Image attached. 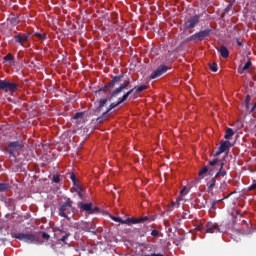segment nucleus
Instances as JSON below:
<instances>
[{"instance_id":"obj_26","label":"nucleus","mask_w":256,"mask_h":256,"mask_svg":"<svg viewBox=\"0 0 256 256\" xmlns=\"http://www.w3.org/2000/svg\"><path fill=\"white\" fill-rule=\"evenodd\" d=\"M235 135V131H233L232 128H227L225 131L224 139H229L230 137H233Z\"/></svg>"},{"instance_id":"obj_34","label":"nucleus","mask_w":256,"mask_h":256,"mask_svg":"<svg viewBox=\"0 0 256 256\" xmlns=\"http://www.w3.org/2000/svg\"><path fill=\"white\" fill-rule=\"evenodd\" d=\"M209 67L213 73H217V63L216 62L209 64Z\"/></svg>"},{"instance_id":"obj_6","label":"nucleus","mask_w":256,"mask_h":256,"mask_svg":"<svg viewBox=\"0 0 256 256\" xmlns=\"http://www.w3.org/2000/svg\"><path fill=\"white\" fill-rule=\"evenodd\" d=\"M0 91L17 93L19 91V84L8 79L0 80Z\"/></svg>"},{"instance_id":"obj_48","label":"nucleus","mask_w":256,"mask_h":256,"mask_svg":"<svg viewBox=\"0 0 256 256\" xmlns=\"http://www.w3.org/2000/svg\"><path fill=\"white\" fill-rule=\"evenodd\" d=\"M89 253L93 254V250H88Z\"/></svg>"},{"instance_id":"obj_16","label":"nucleus","mask_w":256,"mask_h":256,"mask_svg":"<svg viewBox=\"0 0 256 256\" xmlns=\"http://www.w3.org/2000/svg\"><path fill=\"white\" fill-rule=\"evenodd\" d=\"M77 205L81 211H85L88 215H93V211L91 210L93 203L78 202Z\"/></svg>"},{"instance_id":"obj_22","label":"nucleus","mask_w":256,"mask_h":256,"mask_svg":"<svg viewBox=\"0 0 256 256\" xmlns=\"http://www.w3.org/2000/svg\"><path fill=\"white\" fill-rule=\"evenodd\" d=\"M75 191H76L78 197H80V199H85V193H83V188H81L80 185L75 186Z\"/></svg>"},{"instance_id":"obj_37","label":"nucleus","mask_w":256,"mask_h":256,"mask_svg":"<svg viewBox=\"0 0 256 256\" xmlns=\"http://www.w3.org/2000/svg\"><path fill=\"white\" fill-rule=\"evenodd\" d=\"M69 235H71V234L66 233L64 236H62V238H60V241L62 243H65V241H67V239H69Z\"/></svg>"},{"instance_id":"obj_30","label":"nucleus","mask_w":256,"mask_h":256,"mask_svg":"<svg viewBox=\"0 0 256 256\" xmlns=\"http://www.w3.org/2000/svg\"><path fill=\"white\" fill-rule=\"evenodd\" d=\"M4 61H11L13 64L15 63V57H13V54L8 53L5 57H4Z\"/></svg>"},{"instance_id":"obj_17","label":"nucleus","mask_w":256,"mask_h":256,"mask_svg":"<svg viewBox=\"0 0 256 256\" xmlns=\"http://www.w3.org/2000/svg\"><path fill=\"white\" fill-rule=\"evenodd\" d=\"M82 231H86L87 233H93L94 235H97V231L95 230V224H93V222L86 223L84 226H82Z\"/></svg>"},{"instance_id":"obj_40","label":"nucleus","mask_w":256,"mask_h":256,"mask_svg":"<svg viewBox=\"0 0 256 256\" xmlns=\"http://www.w3.org/2000/svg\"><path fill=\"white\" fill-rule=\"evenodd\" d=\"M187 191V187L184 186V188L180 191V195L183 197L184 195H187L188 192H185Z\"/></svg>"},{"instance_id":"obj_23","label":"nucleus","mask_w":256,"mask_h":256,"mask_svg":"<svg viewBox=\"0 0 256 256\" xmlns=\"http://www.w3.org/2000/svg\"><path fill=\"white\" fill-rule=\"evenodd\" d=\"M9 23L10 25H13V27H17V25H19V17L13 15L12 17L9 18Z\"/></svg>"},{"instance_id":"obj_15","label":"nucleus","mask_w":256,"mask_h":256,"mask_svg":"<svg viewBox=\"0 0 256 256\" xmlns=\"http://www.w3.org/2000/svg\"><path fill=\"white\" fill-rule=\"evenodd\" d=\"M145 221H149L148 216H144L141 218H127L124 220V225H137V223H145Z\"/></svg>"},{"instance_id":"obj_27","label":"nucleus","mask_w":256,"mask_h":256,"mask_svg":"<svg viewBox=\"0 0 256 256\" xmlns=\"http://www.w3.org/2000/svg\"><path fill=\"white\" fill-rule=\"evenodd\" d=\"M8 189H11V185L8 183H0V193H5Z\"/></svg>"},{"instance_id":"obj_8","label":"nucleus","mask_w":256,"mask_h":256,"mask_svg":"<svg viewBox=\"0 0 256 256\" xmlns=\"http://www.w3.org/2000/svg\"><path fill=\"white\" fill-rule=\"evenodd\" d=\"M198 231H202V233H221V228L215 222H207L205 226H198Z\"/></svg>"},{"instance_id":"obj_24","label":"nucleus","mask_w":256,"mask_h":256,"mask_svg":"<svg viewBox=\"0 0 256 256\" xmlns=\"http://www.w3.org/2000/svg\"><path fill=\"white\" fill-rule=\"evenodd\" d=\"M107 101V98L100 99L98 101V107L96 108V111L100 112L103 109L104 105H107Z\"/></svg>"},{"instance_id":"obj_45","label":"nucleus","mask_w":256,"mask_h":256,"mask_svg":"<svg viewBox=\"0 0 256 256\" xmlns=\"http://www.w3.org/2000/svg\"><path fill=\"white\" fill-rule=\"evenodd\" d=\"M236 43L239 47H243V42H241L239 39L236 40Z\"/></svg>"},{"instance_id":"obj_5","label":"nucleus","mask_w":256,"mask_h":256,"mask_svg":"<svg viewBox=\"0 0 256 256\" xmlns=\"http://www.w3.org/2000/svg\"><path fill=\"white\" fill-rule=\"evenodd\" d=\"M24 143L22 140H16L13 142L7 143L6 153H9L10 157H14V159H17V156L15 153H19V151H23Z\"/></svg>"},{"instance_id":"obj_41","label":"nucleus","mask_w":256,"mask_h":256,"mask_svg":"<svg viewBox=\"0 0 256 256\" xmlns=\"http://www.w3.org/2000/svg\"><path fill=\"white\" fill-rule=\"evenodd\" d=\"M249 101H251V96L247 95L245 98L246 107H249Z\"/></svg>"},{"instance_id":"obj_9","label":"nucleus","mask_w":256,"mask_h":256,"mask_svg":"<svg viewBox=\"0 0 256 256\" xmlns=\"http://www.w3.org/2000/svg\"><path fill=\"white\" fill-rule=\"evenodd\" d=\"M129 85H131V79L127 78L124 83L120 84L118 88L114 89L111 93H110V98L109 101H111V99L117 97L118 95H120V93H123V91H125V89H129Z\"/></svg>"},{"instance_id":"obj_47","label":"nucleus","mask_w":256,"mask_h":256,"mask_svg":"<svg viewBox=\"0 0 256 256\" xmlns=\"http://www.w3.org/2000/svg\"><path fill=\"white\" fill-rule=\"evenodd\" d=\"M82 251H87V249L85 247H82Z\"/></svg>"},{"instance_id":"obj_25","label":"nucleus","mask_w":256,"mask_h":256,"mask_svg":"<svg viewBox=\"0 0 256 256\" xmlns=\"http://www.w3.org/2000/svg\"><path fill=\"white\" fill-rule=\"evenodd\" d=\"M134 89L136 95H139V93H143V91H145L147 89V85H142V86H135Z\"/></svg>"},{"instance_id":"obj_14","label":"nucleus","mask_w":256,"mask_h":256,"mask_svg":"<svg viewBox=\"0 0 256 256\" xmlns=\"http://www.w3.org/2000/svg\"><path fill=\"white\" fill-rule=\"evenodd\" d=\"M169 68L165 65H160L150 76V79H157L161 77V75H164V73H167Z\"/></svg>"},{"instance_id":"obj_49","label":"nucleus","mask_w":256,"mask_h":256,"mask_svg":"<svg viewBox=\"0 0 256 256\" xmlns=\"http://www.w3.org/2000/svg\"><path fill=\"white\" fill-rule=\"evenodd\" d=\"M17 33H19V32H17V31H14V35H17Z\"/></svg>"},{"instance_id":"obj_36","label":"nucleus","mask_w":256,"mask_h":256,"mask_svg":"<svg viewBox=\"0 0 256 256\" xmlns=\"http://www.w3.org/2000/svg\"><path fill=\"white\" fill-rule=\"evenodd\" d=\"M220 201H223V199H218L216 201H213L211 204V209H216L217 203H220Z\"/></svg>"},{"instance_id":"obj_32","label":"nucleus","mask_w":256,"mask_h":256,"mask_svg":"<svg viewBox=\"0 0 256 256\" xmlns=\"http://www.w3.org/2000/svg\"><path fill=\"white\" fill-rule=\"evenodd\" d=\"M70 179L75 187H77V177L75 176V173L70 174Z\"/></svg>"},{"instance_id":"obj_2","label":"nucleus","mask_w":256,"mask_h":256,"mask_svg":"<svg viewBox=\"0 0 256 256\" xmlns=\"http://www.w3.org/2000/svg\"><path fill=\"white\" fill-rule=\"evenodd\" d=\"M75 212V207H73V200L67 198L66 201L58 208V215L64 217V219H71L69 215Z\"/></svg>"},{"instance_id":"obj_28","label":"nucleus","mask_w":256,"mask_h":256,"mask_svg":"<svg viewBox=\"0 0 256 256\" xmlns=\"http://www.w3.org/2000/svg\"><path fill=\"white\" fill-rule=\"evenodd\" d=\"M231 9H233V3H230L227 5V7L224 9V12L222 13L221 17H225V15H227V13H229V11H231Z\"/></svg>"},{"instance_id":"obj_38","label":"nucleus","mask_w":256,"mask_h":256,"mask_svg":"<svg viewBox=\"0 0 256 256\" xmlns=\"http://www.w3.org/2000/svg\"><path fill=\"white\" fill-rule=\"evenodd\" d=\"M256 189V180H254V183L248 187V191H255Z\"/></svg>"},{"instance_id":"obj_11","label":"nucleus","mask_w":256,"mask_h":256,"mask_svg":"<svg viewBox=\"0 0 256 256\" xmlns=\"http://www.w3.org/2000/svg\"><path fill=\"white\" fill-rule=\"evenodd\" d=\"M29 37H31V34L29 33H25V34L16 33L13 39L15 43H18V45H21V47H25V41H28Z\"/></svg>"},{"instance_id":"obj_43","label":"nucleus","mask_w":256,"mask_h":256,"mask_svg":"<svg viewBox=\"0 0 256 256\" xmlns=\"http://www.w3.org/2000/svg\"><path fill=\"white\" fill-rule=\"evenodd\" d=\"M50 235L49 234H47L46 232H43L42 233V239H50Z\"/></svg>"},{"instance_id":"obj_39","label":"nucleus","mask_w":256,"mask_h":256,"mask_svg":"<svg viewBox=\"0 0 256 256\" xmlns=\"http://www.w3.org/2000/svg\"><path fill=\"white\" fill-rule=\"evenodd\" d=\"M151 235H152V237H158L159 236V230H157V229L152 230Z\"/></svg>"},{"instance_id":"obj_13","label":"nucleus","mask_w":256,"mask_h":256,"mask_svg":"<svg viewBox=\"0 0 256 256\" xmlns=\"http://www.w3.org/2000/svg\"><path fill=\"white\" fill-rule=\"evenodd\" d=\"M229 149H231V142L229 140L222 141L218 151L215 152L214 157H219V155L225 153V151H229Z\"/></svg>"},{"instance_id":"obj_12","label":"nucleus","mask_w":256,"mask_h":256,"mask_svg":"<svg viewBox=\"0 0 256 256\" xmlns=\"http://www.w3.org/2000/svg\"><path fill=\"white\" fill-rule=\"evenodd\" d=\"M119 100L115 103V102H112L109 107L107 108V110L102 113V116L98 117L97 118V123H103L104 121L107 120V113H109L112 109H115V107H119Z\"/></svg>"},{"instance_id":"obj_44","label":"nucleus","mask_w":256,"mask_h":256,"mask_svg":"<svg viewBox=\"0 0 256 256\" xmlns=\"http://www.w3.org/2000/svg\"><path fill=\"white\" fill-rule=\"evenodd\" d=\"M170 207H171V209H175V207H179V203L172 202Z\"/></svg>"},{"instance_id":"obj_31","label":"nucleus","mask_w":256,"mask_h":256,"mask_svg":"<svg viewBox=\"0 0 256 256\" xmlns=\"http://www.w3.org/2000/svg\"><path fill=\"white\" fill-rule=\"evenodd\" d=\"M112 221H115L116 223H122V225H125V220H123L121 217L112 216Z\"/></svg>"},{"instance_id":"obj_46","label":"nucleus","mask_w":256,"mask_h":256,"mask_svg":"<svg viewBox=\"0 0 256 256\" xmlns=\"http://www.w3.org/2000/svg\"><path fill=\"white\" fill-rule=\"evenodd\" d=\"M255 109H256V104L253 105L251 112L255 111Z\"/></svg>"},{"instance_id":"obj_35","label":"nucleus","mask_w":256,"mask_h":256,"mask_svg":"<svg viewBox=\"0 0 256 256\" xmlns=\"http://www.w3.org/2000/svg\"><path fill=\"white\" fill-rule=\"evenodd\" d=\"M52 181H53V183H61V176L53 175Z\"/></svg>"},{"instance_id":"obj_18","label":"nucleus","mask_w":256,"mask_h":256,"mask_svg":"<svg viewBox=\"0 0 256 256\" xmlns=\"http://www.w3.org/2000/svg\"><path fill=\"white\" fill-rule=\"evenodd\" d=\"M134 92V89H130L128 92L123 94L122 97L118 98V104L125 103L126 99H129V96Z\"/></svg>"},{"instance_id":"obj_1","label":"nucleus","mask_w":256,"mask_h":256,"mask_svg":"<svg viewBox=\"0 0 256 256\" xmlns=\"http://www.w3.org/2000/svg\"><path fill=\"white\" fill-rule=\"evenodd\" d=\"M208 163H209L210 167H216L218 169V172L215 174V176L209 182L208 189L211 190L217 184V179H219V177H226L227 169H225V162L223 160H219L217 158L212 161H209Z\"/></svg>"},{"instance_id":"obj_29","label":"nucleus","mask_w":256,"mask_h":256,"mask_svg":"<svg viewBox=\"0 0 256 256\" xmlns=\"http://www.w3.org/2000/svg\"><path fill=\"white\" fill-rule=\"evenodd\" d=\"M205 173H209V166H204L198 173L199 177H203Z\"/></svg>"},{"instance_id":"obj_33","label":"nucleus","mask_w":256,"mask_h":256,"mask_svg":"<svg viewBox=\"0 0 256 256\" xmlns=\"http://www.w3.org/2000/svg\"><path fill=\"white\" fill-rule=\"evenodd\" d=\"M83 115H85L84 112H77V113L72 117V119H75V120H77V119H83Z\"/></svg>"},{"instance_id":"obj_21","label":"nucleus","mask_w":256,"mask_h":256,"mask_svg":"<svg viewBox=\"0 0 256 256\" xmlns=\"http://www.w3.org/2000/svg\"><path fill=\"white\" fill-rule=\"evenodd\" d=\"M33 37H35L36 39H39V41H47V34L45 33L35 32L33 34Z\"/></svg>"},{"instance_id":"obj_42","label":"nucleus","mask_w":256,"mask_h":256,"mask_svg":"<svg viewBox=\"0 0 256 256\" xmlns=\"http://www.w3.org/2000/svg\"><path fill=\"white\" fill-rule=\"evenodd\" d=\"M91 211L93 212V215H95V213H99V207H94L92 206Z\"/></svg>"},{"instance_id":"obj_10","label":"nucleus","mask_w":256,"mask_h":256,"mask_svg":"<svg viewBox=\"0 0 256 256\" xmlns=\"http://www.w3.org/2000/svg\"><path fill=\"white\" fill-rule=\"evenodd\" d=\"M199 19H200L199 15H194L188 18L184 23L185 29H195V27L199 25Z\"/></svg>"},{"instance_id":"obj_4","label":"nucleus","mask_w":256,"mask_h":256,"mask_svg":"<svg viewBox=\"0 0 256 256\" xmlns=\"http://www.w3.org/2000/svg\"><path fill=\"white\" fill-rule=\"evenodd\" d=\"M13 239L24 241L25 243L37 245L39 243V236L34 233H14L12 234Z\"/></svg>"},{"instance_id":"obj_19","label":"nucleus","mask_w":256,"mask_h":256,"mask_svg":"<svg viewBox=\"0 0 256 256\" xmlns=\"http://www.w3.org/2000/svg\"><path fill=\"white\" fill-rule=\"evenodd\" d=\"M219 52L223 59H227V57H229V49L226 46H221Z\"/></svg>"},{"instance_id":"obj_7","label":"nucleus","mask_w":256,"mask_h":256,"mask_svg":"<svg viewBox=\"0 0 256 256\" xmlns=\"http://www.w3.org/2000/svg\"><path fill=\"white\" fill-rule=\"evenodd\" d=\"M124 76L125 74L121 73L120 75L112 77V80L108 84L96 90V93H108L109 89L115 88L116 83H121V79H123Z\"/></svg>"},{"instance_id":"obj_3","label":"nucleus","mask_w":256,"mask_h":256,"mask_svg":"<svg viewBox=\"0 0 256 256\" xmlns=\"http://www.w3.org/2000/svg\"><path fill=\"white\" fill-rule=\"evenodd\" d=\"M212 34L213 29L206 28L186 38L185 43H199L200 41H203L205 38L209 37Z\"/></svg>"},{"instance_id":"obj_20","label":"nucleus","mask_w":256,"mask_h":256,"mask_svg":"<svg viewBox=\"0 0 256 256\" xmlns=\"http://www.w3.org/2000/svg\"><path fill=\"white\" fill-rule=\"evenodd\" d=\"M252 63L251 61H247L243 67H239L238 68V73H240V75H243L244 71H247L250 67H251Z\"/></svg>"}]
</instances>
